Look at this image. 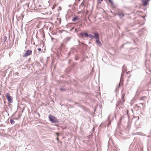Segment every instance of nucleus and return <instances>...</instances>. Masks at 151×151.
<instances>
[{
	"instance_id": "nucleus-30",
	"label": "nucleus",
	"mask_w": 151,
	"mask_h": 151,
	"mask_svg": "<svg viewBox=\"0 0 151 151\" xmlns=\"http://www.w3.org/2000/svg\"><path fill=\"white\" fill-rule=\"evenodd\" d=\"M101 1H103V0H101Z\"/></svg>"
},
{
	"instance_id": "nucleus-10",
	"label": "nucleus",
	"mask_w": 151,
	"mask_h": 151,
	"mask_svg": "<svg viewBox=\"0 0 151 151\" xmlns=\"http://www.w3.org/2000/svg\"><path fill=\"white\" fill-rule=\"evenodd\" d=\"M118 15L120 16V18H123L124 16V14L123 13H119L118 14Z\"/></svg>"
},
{
	"instance_id": "nucleus-22",
	"label": "nucleus",
	"mask_w": 151,
	"mask_h": 151,
	"mask_svg": "<svg viewBox=\"0 0 151 151\" xmlns=\"http://www.w3.org/2000/svg\"><path fill=\"white\" fill-rule=\"evenodd\" d=\"M124 74L123 73H122L121 75V78H122V77L123 76Z\"/></svg>"
},
{
	"instance_id": "nucleus-28",
	"label": "nucleus",
	"mask_w": 151,
	"mask_h": 151,
	"mask_svg": "<svg viewBox=\"0 0 151 151\" xmlns=\"http://www.w3.org/2000/svg\"><path fill=\"white\" fill-rule=\"evenodd\" d=\"M76 29H75V31H76Z\"/></svg>"
},
{
	"instance_id": "nucleus-12",
	"label": "nucleus",
	"mask_w": 151,
	"mask_h": 151,
	"mask_svg": "<svg viewBox=\"0 0 151 151\" xmlns=\"http://www.w3.org/2000/svg\"><path fill=\"white\" fill-rule=\"evenodd\" d=\"M65 47V45L63 44H62L61 45L60 48L62 49L63 48H64Z\"/></svg>"
},
{
	"instance_id": "nucleus-26",
	"label": "nucleus",
	"mask_w": 151,
	"mask_h": 151,
	"mask_svg": "<svg viewBox=\"0 0 151 151\" xmlns=\"http://www.w3.org/2000/svg\"><path fill=\"white\" fill-rule=\"evenodd\" d=\"M73 29V28H72V29H70V31H71V30H72Z\"/></svg>"
},
{
	"instance_id": "nucleus-23",
	"label": "nucleus",
	"mask_w": 151,
	"mask_h": 151,
	"mask_svg": "<svg viewBox=\"0 0 151 151\" xmlns=\"http://www.w3.org/2000/svg\"><path fill=\"white\" fill-rule=\"evenodd\" d=\"M70 53H71L70 52H69L68 53V56H69V55H70Z\"/></svg>"
},
{
	"instance_id": "nucleus-14",
	"label": "nucleus",
	"mask_w": 151,
	"mask_h": 151,
	"mask_svg": "<svg viewBox=\"0 0 151 151\" xmlns=\"http://www.w3.org/2000/svg\"><path fill=\"white\" fill-rule=\"evenodd\" d=\"M70 26V24H68L66 25V27L68 28H69Z\"/></svg>"
},
{
	"instance_id": "nucleus-9",
	"label": "nucleus",
	"mask_w": 151,
	"mask_h": 151,
	"mask_svg": "<svg viewBox=\"0 0 151 151\" xmlns=\"http://www.w3.org/2000/svg\"><path fill=\"white\" fill-rule=\"evenodd\" d=\"M78 19V16H76L74 17H73L72 19V21L73 22H74L76 21V20Z\"/></svg>"
},
{
	"instance_id": "nucleus-17",
	"label": "nucleus",
	"mask_w": 151,
	"mask_h": 151,
	"mask_svg": "<svg viewBox=\"0 0 151 151\" xmlns=\"http://www.w3.org/2000/svg\"><path fill=\"white\" fill-rule=\"evenodd\" d=\"M6 39H7V38H6V36H4V42H5V41L6 40Z\"/></svg>"
},
{
	"instance_id": "nucleus-16",
	"label": "nucleus",
	"mask_w": 151,
	"mask_h": 151,
	"mask_svg": "<svg viewBox=\"0 0 151 151\" xmlns=\"http://www.w3.org/2000/svg\"><path fill=\"white\" fill-rule=\"evenodd\" d=\"M124 118V116L122 117L119 120V122H121V121L122 119Z\"/></svg>"
},
{
	"instance_id": "nucleus-13",
	"label": "nucleus",
	"mask_w": 151,
	"mask_h": 151,
	"mask_svg": "<svg viewBox=\"0 0 151 151\" xmlns=\"http://www.w3.org/2000/svg\"><path fill=\"white\" fill-rule=\"evenodd\" d=\"M139 104H140V106H142L143 109L144 107L145 106L144 105L143 103H140Z\"/></svg>"
},
{
	"instance_id": "nucleus-20",
	"label": "nucleus",
	"mask_w": 151,
	"mask_h": 151,
	"mask_svg": "<svg viewBox=\"0 0 151 151\" xmlns=\"http://www.w3.org/2000/svg\"><path fill=\"white\" fill-rule=\"evenodd\" d=\"M38 51H41V49L40 48H38Z\"/></svg>"
},
{
	"instance_id": "nucleus-4",
	"label": "nucleus",
	"mask_w": 151,
	"mask_h": 151,
	"mask_svg": "<svg viewBox=\"0 0 151 151\" xmlns=\"http://www.w3.org/2000/svg\"><path fill=\"white\" fill-rule=\"evenodd\" d=\"M32 53V51L30 50H28L26 51L23 55V57H26L30 55Z\"/></svg>"
},
{
	"instance_id": "nucleus-15",
	"label": "nucleus",
	"mask_w": 151,
	"mask_h": 151,
	"mask_svg": "<svg viewBox=\"0 0 151 151\" xmlns=\"http://www.w3.org/2000/svg\"><path fill=\"white\" fill-rule=\"evenodd\" d=\"M109 2H110L111 4H113V2L111 0H108Z\"/></svg>"
},
{
	"instance_id": "nucleus-27",
	"label": "nucleus",
	"mask_w": 151,
	"mask_h": 151,
	"mask_svg": "<svg viewBox=\"0 0 151 151\" xmlns=\"http://www.w3.org/2000/svg\"><path fill=\"white\" fill-rule=\"evenodd\" d=\"M139 119V117H138V120Z\"/></svg>"
},
{
	"instance_id": "nucleus-1",
	"label": "nucleus",
	"mask_w": 151,
	"mask_h": 151,
	"mask_svg": "<svg viewBox=\"0 0 151 151\" xmlns=\"http://www.w3.org/2000/svg\"><path fill=\"white\" fill-rule=\"evenodd\" d=\"M49 118L50 121L52 123H56L58 122L57 119L52 115L49 116Z\"/></svg>"
},
{
	"instance_id": "nucleus-29",
	"label": "nucleus",
	"mask_w": 151,
	"mask_h": 151,
	"mask_svg": "<svg viewBox=\"0 0 151 151\" xmlns=\"http://www.w3.org/2000/svg\"><path fill=\"white\" fill-rule=\"evenodd\" d=\"M57 139L58 140V138H57Z\"/></svg>"
},
{
	"instance_id": "nucleus-18",
	"label": "nucleus",
	"mask_w": 151,
	"mask_h": 151,
	"mask_svg": "<svg viewBox=\"0 0 151 151\" xmlns=\"http://www.w3.org/2000/svg\"><path fill=\"white\" fill-rule=\"evenodd\" d=\"M60 91H65V89H64V88H60Z\"/></svg>"
},
{
	"instance_id": "nucleus-8",
	"label": "nucleus",
	"mask_w": 151,
	"mask_h": 151,
	"mask_svg": "<svg viewBox=\"0 0 151 151\" xmlns=\"http://www.w3.org/2000/svg\"><path fill=\"white\" fill-rule=\"evenodd\" d=\"M88 37L91 38H95V35H93L91 34H88Z\"/></svg>"
},
{
	"instance_id": "nucleus-3",
	"label": "nucleus",
	"mask_w": 151,
	"mask_h": 151,
	"mask_svg": "<svg viewBox=\"0 0 151 151\" xmlns=\"http://www.w3.org/2000/svg\"><path fill=\"white\" fill-rule=\"evenodd\" d=\"M6 98L9 103H12L13 102V100L12 97L10 95L9 93H7L6 95Z\"/></svg>"
},
{
	"instance_id": "nucleus-5",
	"label": "nucleus",
	"mask_w": 151,
	"mask_h": 151,
	"mask_svg": "<svg viewBox=\"0 0 151 151\" xmlns=\"http://www.w3.org/2000/svg\"><path fill=\"white\" fill-rule=\"evenodd\" d=\"M81 37L83 38V36H84L86 37H88V34L87 32H81L79 34Z\"/></svg>"
},
{
	"instance_id": "nucleus-21",
	"label": "nucleus",
	"mask_w": 151,
	"mask_h": 151,
	"mask_svg": "<svg viewBox=\"0 0 151 151\" xmlns=\"http://www.w3.org/2000/svg\"><path fill=\"white\" fill-rule=\"evenodd\" d=\"M124 65L123 66V67L122 68V71H123V70H124Z\"/></svg>"
},
{
	"instance_id": "nucleus-25",
	"label": "nucleus",
	"mask_w": 151,
	"mask_h": 151,
	"mask_svg": "<svg viewBox=\"0 0 151 151\" xmlns=\"http://www.w3.org/2000/svg\"><path fill=\"white\" fill-rule=\"evenodd\" d=\"M128 110H127V114H128Z\"/></svg>"
},
{
	"instance_id": "nucleus-7",
	"label": "nucleus",
	"mask_w": 151,
	"mask_h": 151,
	"mask_svg": "<svg viewBox=\"0 0 151 151\" xmlns=\"http://www.w3.org/2000/svg\"><path fill=\"white\" fill-rule=\"evenodd\" d=\"M149 1V0H143L142 1L143 4L144 6H146L147 5V3Z\"/></svg>"
},
{
	"instance_id": "nucleus-19",
	"label": "nucleus",
	"mask_w": 151,
	"mask_h": 151,
	"mask_svg": "<svg viewBox=\"0 0 151 151\" xmlns=\"http://www.w3.org/2000/svg\"><path fill=\"white\" fill-rule=\"evenodd\" d=\"M80 45H85V44H84V43H83L82 42H81L80 43Z\"/></svg>"
},
{
	"instance_id": "nucleus-2",
	"label": "nucleus",
	"mask_w": 151,
	"mask_h": 151,
	"mask_svg": "<svg viewBox=\"0 0 151 151\" xmlns=\"http://www.w3.org/2000/svg\"><path fill=\"white\" fill-rule=\"evenodd\" d=\"M94 35H95V38L96 39V42L97 44H98V45L99 46H101L102 44L99 40V33L97 32H96L94 33Z\"/></svg>"
},
{
	"instance_id": "nucleus-6",
	"label": "nucleus",
	"mask_w": 151,
	"mask_h": 151,
	"mask_svg": "<svg viewBox=\"0 0 151 151\" xmlns=\"http://www.w3.org/2000/svg\"><path fill=\"white\" fill-rule=\"evenodd\" d=\"M71 38V37H67L65 39V40L63 41V43L64 44H66V43H67L70 40Z\"/></svg>"
},
{
	"instance_id": "nucleus-24",
	"label": "nucleus",
	"mask_w": 151,
	"mask_h": 151,
	"mask_svg": "<svg viewBox=\"0 0 151 151\" xmlns=\"http://www.w3.org/2000/svg\"><path fill=\"white\" fill-rule=\"evenodd\" d=\"M84 1H83V2H82V4H81V5L82 4H84Z\"/></svg>"
},
{
	"instance_id": "nucleus-11",
	"label": "nucleus",
	"mask_w": 151,
	"mask_h": 151,
	"mask_svg": "<svg viewBox=\"0 0 151 151\" xmlns=\"http://www.w3.org/2000/svg\"><path fill=\"white\" fill-rule=\"evenodd\" d=\"M10 122L12 124H13L15 123V122L12 119H11L10 120Z\"/></svg>"
}]
</instances>
